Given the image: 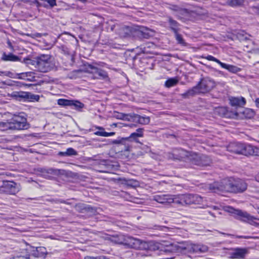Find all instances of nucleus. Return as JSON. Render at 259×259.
<instances>
[{
    "label": "nucleus",
    "instance_id": "1",
    "mask_svg": "<svg viewBox=\"0 0 259 259\" xmlns=\"http://www.w3.org/2000/svg\"><path fill=\"white\" fill-rule=\"evenodd\" d=\"M110 239L115 244H123L131 248L142 250L143 251L136 253V257L138 258L150 255V251L158 250L160 246L158 242L146 241L122 234L112 236Z\"/></svg>",
    "mask_w": 259,
    "mask_h": 259
},
{
    "label": "nucleus",
    "instance_id": "2",
    "mask_svg": "<svg viewBox=\"0 0 259 259\" xmlns=\"http://www.w3.org/2000/svg\"><path fill=\"white\" fill-rule=\"evenodd\" d=\"M247 187V185L244 180L230 177L208 184L206 186V189L209 192L218 194L226 192L237 193L243 192Z\"/></svg>",
    "mask_w": 259,
    "mask_h": 259
},
{
    "label": "nucleus",
    "instance_id": "3",
    "mask_svg": "<svg viewBox=\"0 0 259 259\" xmlns=\"http://www.w3.org/2000/svg\"><path fill=\"white\" fill-rule=\"evenodd\" d=\"M159 250L164 253L169 252H181L186 253L189 252L194 254H201L207 252L208 251V247L202 243H192L187 242L185 244H181V245L175 243H171L167 241H162L159 242Z\"/></svg>",
    "mask_w": 259,
    "mask_h": 259
},
{
    "label": "nucleus",
    "instance_id": "4",
    "mask_svg": "<svg viewBox=\"0 0 259 259\" xmlns=\"http://www.w3.org/2000/svg\"><path fill=\"white\" fill-rule=\"evenodd\" d=\"M215 87L214 81L209 77L202 78L198 83L185 93L181 94L183 98H189L200 93L209 92Z\"/></svg>",
    "mask_w": 259,
    "mask_h": 259
},
{
    "label": "nucleus",
    "instance_id": "5",
    "mask_svg": "<svg viewBox=\"0 0 259 259\" xmlns=\"http://www.w3.org/2000/svg\"><path fill=\"white\" fill-rule=\"evenodd\" d=\"M33 64L41 72H47L53 69L54 64L51 61L49 55H42L33 61Z\"/></svg>",
    "mask_w": 259,
    "mask_h": 259
},
{
    "label": "nucleus",
    "instance_id": "6",
    "mask_svg": "<svg viewBox=\"0 0 259 259\" xmlns=\"http://www.w3.org/2000/svg\"><path fill=\"white\" fill-rule=\"evenodd\" d=\"M11 123L12 130H24L29 127L27 118L24 113H19L18 114H14L10 119Z\"/></svg>",
    "mask_w": 259,
    "mask_h": 259
},
{
    "label": "nucleus",
    "instance_id": "7",
    "mask_svg": "<svg viewBox=\"0 0 259 259\" xmlns=\"http://www.w3.org/2000/svg\"><path fill=\"white\" fill-rule=\"evenodd\" d=\"M178 200L176 202L184 204H200L203 201V198L197 194H185L178 196Z\"/></svg>",
    "mask_w": 259,
    "mask_h": 259
},
{
    "label": "nucleus",
    "instance_id": "8",
    "mask_svg": "<svg viewBox=\"0 0 259 259\" xmlns=\"http://www.w3.org/2000/svg\"><path fill=\"white\" fill-rule=\"evenodd\" d=\"M231 210H229L231 213H234L236 215V219L242 222L247 223L251 225L257 227L259 223L254 221L256 219L246 211H243L239 209H234L230 208Z\"/></svg>",
    "mask_w": 259,
    "mask_h": 259
},
{
    "label": "nucleus",
    "instance_id": "9",
    "mask_svg": "<svg viewBox=\"0 0 259 259\" xmlns=\"http://www.w3.org/2000/svg\"><path fill=\"white\" fill-rule=\"evenodd\" d=\"M21 189L20 184L13 181L4 182L0 188V193H6L9 195H15Z\"/></svg>",
    "mask_w": 259,
    "mask_h": 259
},
{
    "label": "nucleus",
    "instance_id": "10",
    "mask_svg": "<svg viewBox=\"0 0 259 259\" xmlns=\"http://www.w3.org/2000/svg\"><path fill=\"white\" fill-rule=\"evenodd\" d=\"M248 146L241 143L233 142L228 145L227 149L228 151L233 153L247 155Z\"/></svg>",
    "mask_w": 259,
    "mask_h": 259
},
{
    "label": "nucleus",
    "instance_id": "11",
    "mask_svg": "<svg viewBox=\"0 0 259 259\" xmlns=\"http://www.w3.org/2000/svg\"><path fill=\"white\" fill-rule=\"evenodd\" d=\"M87 69L89 73L93 74L94 79H105L108 77V73L106 71L99 68L95 65L88 64Z\"/></svg>",
    "mask_w": 259,
    "mask_h": 259
},
{
    "label": "nucleus",
    "instance_id": "12",
    "mask_svg": "<svg viewBox=\"0 0 259 259\" xmlns=\"http://www.w3.org/2000/svg\"><path fill=\"white\" fill-rule=\"evenodd\" d=\"M30 251L32 256L34 257H46V255L47 253V251L45 247L40 246L38 247H34L32 246H28V249Z\"/></svg>",
    "mask_w": 259,
    "mask_h": 259
},
{
    "label": "nucleus",
    "instance_id": "13",
    "mask_svg": "<svg viewBox=\"0 0 259 259\" xmlns=\"http://www.w3.org/2000/svg\"><path fill=\"white\" fill-rule=\"evenodd\" d=\"M231 250L230 255L233 258H243L249 253V249L246 248L237 247Z\"/></svg>",
    "mask_w": 259,
    "mask_h": 259
},
{
    "label": "nucleus",
    "instance_id": "14",
    "mask_svg": "<svg viewBox=\"0 0 259 259\" xmlns=\"http://www.w3.org/2000/svg\"><path fill=\"white\" fill-rule=\"evenodd\" d=\"M172 195L169 194L155 195L153 196V199L156 202L162 203L167 204L175 202V199Z\"/></svg>",
    "mask_w": 259,
    "mask_h": 259
},
{
    "label": "nucleus",
    "instance_id": "15",
    "mask_svg": "<svg viewBox=\"0 0 259 259\" xmlns=\"http://www.w3.org/2000/svg\"><path fill=\"white\" fill-rule=\"evenodd\" d=\"M130 121L136 122L140 124H148L150 121V119L148 116H142L133 113H131Z\"/></svg>",
    "mask_w": 259,
    "mask_h": 259
},
{
    "label": "nucleus",
    "instance_id": "16",
    "mask_svg": "<svg viewBox=\"0 0 259 259\" xmlns=\"http://www.w3.org/2000/svg\"><path fill=\"white\" fill-rule=\"evenodd\" d=\"M131 140L129 137L127 138H120L114 140L112 141L114 144H119L124 146V150L125 151H130L131 147Z\"/></svg>",
    "mask_w": 259,
    "mask_h": 259
},
{
    "label": "nucleus",
    "instance_id": "17",
    "mask_svg": "<svg viewBox=\"0 0 259 259\" xmlns=\"http://www.w3.org/2000/svg\"><path fill=\"white\" fill-rule=\"evenodd\" d=\"M1 59L4 61L18 62L20 61L18 56L11 53L7 54L5 52L3 53Z\"/></svg>",
    "mask_w": 259,
    "mask_h": 259
},
{
    "label": "nucleus",
    "instance_id": "18",
    "mask_svg": "<svg viewBox=\"0 0 259 259\" xmlns=\"http://www.w3.org/2000/svg\"><path fill=\"white\" fill-rule=\"evenodd\" d=\"M230 103L232 106L242 107L245 104L246 100L242 97H233L230 99Z\"/></svg>",
    "mask_w": 259,
    "mask_h": 259
},
{
    "label": "nucleus",
    "instance_id": "19",
    "mask_svg": "<svg viewBox=\"0 0 259 259\" xmlns=\"http://www.w3.org/2000/svg\"><path fill=\"white\" fill-rule=\"evenodd\" d=\"M139 33L141 37L148 39L153 36L154 31L147 28H142L139 31Z\"/></svg>",
    "mask_w": 259,
    "mask_h": 259
},
{
    "label": "nucleus",
    "instance_id": "20",
    "mask_svg": "<svg viewBox=\"0 0 259 259\" xmlns=\"http://www.w3.org/2000/svg\"><path fill=\"white\" fill-rule=\"evenodd\" d=\"M168 23L170 29L174 32L176 33L180 30V24L171 18H168Z\"/></svg>",
    "mask_w": 259,
    "mask_h": 259
},
{
    "label": "nucleus",
    "instance_id": "21",
    "mask_svg": "<svg viewBox=\"0 0 259 259\" xmlns=\"http://www.w3.org/2000/svg\"><path fill=\"white\" fill-rule=\"evenodd\" d=\"M34 73L31 72H27L18 74V78L25 79V77H28L26 80L28 81H33L34 80L35 76L33 75Z\"/></svg>",
    "mask_w": 259,
    "mask_h": 259
},
{
    "label": "nucleus",
    "instance_id": "22",
    "mask_svg": "<svg viewBox=\"0 0 259 259\" xmlns=\"http://www.w3.org/2000/svg\"><path fill=\"white\" fill-rule=\"evenodd\" d=\"M247 155H252L254 156H259V148L252 146L251 145H248L247 146Z\"/></svg>",
    "mask_w": 259,
    "mask_h": 259
},
{
    "label": "nucleus",
    "instance_id": "23",
    "mask_svg": "<svg viewBox=\"0 0 259 259\" xmlns=\"http://www.w3.org/2000/svg\"><path fill=\"white\" fill-rule=\"evenodd\" d=\"M221 66L222 68H225V69L228 70V71H229L231 72H233V73H236L238 71H239L240 70L239 68H238L237 67H236L235 66L227 64L224 63L223 62L222 63V64H221Z\"/></svg>",
    "mask_w": 259,
    "mask_h": 259
},
{
    "label": "nucleus",
    "instance_id": "24",
    "mask_svg": "<svg viewBox=\"0 0 259 259\" xmlns=\"http://www.w3.org/2000/svg\"><path fill=\"white\" fill-rule=\"evenodd\" d=\"M114 116L119 119H122L130 121L131 118V113L124 114L122 113H119L117 112H115Z\"/></svg>",
    "mask_w": 259,
    "mask_h": 259
},
{
    "label": "nucleus",
    "instance_id": "25",
    "mask_svg": "<svg viewBox=\"0 0 259 259\" xmlns=\"http://www.w3.org/2000/svg\"><path fill=\"white\" fill-rule=\"evenodd\" d=\"M59 155L62 156L77 155V152L72 148H68L65 152H60Z\"/></svg>",
    "mask_w": 259,
    "mask_h": 259
},
{
    "label": "nucleus",
    "instance_id": "26",
    "mask_svg": "<svg viewBox=\"0 0 259 259\" xmlns=\"http://www.w3.org/2000/svg\"><path fill=\"white\" fill-rule=\"evenodd\" d=\"M11 123L10 119L6 122H0V130L2 131H7L8 130H12Z\"/></svg>",
    "mask_w": 259,
    "mask_h": 259
},
{
    "label": "nucleus",
    "instance_id": "27",
    "mask_svg": "<svg viewBox=\"0 0 259 259\" xmlns=\"http://www.w3.org/2000/svg\"><path fill=\"white\" fill-rule=\"evenodd\" d=\"M28 246H27L26 249H22L20 254L17 256V257H22L24 258L25 259H29L30 257L31 256V254L30 251L28 250Z\"/></svg>",
    "mask_w": 259,
    "mask_h": 259
},
{
    "label": "nucleus",
    "instance_id": "28",
    "mask_svg": "<svg viewBox=\"0 0 259 259\" xmlns=\"http://www.w3.org/2000/svg\"><path fill=\"white\" fill-rule=\"evenodd\" d=\"M144 128H139L137 129L136 132L133 133L131 134L130 138V139H135L137 137H143L144 134Z\"/></svg>",
    "mask_w": 259,
    "mask_h": 259
},
{
    "label": "nucleus",
    "instance_id": "29",
    "mask_svg": "<svg viewBox=\"0 0 259 259\" xmlns=\"http://www.w3.org/2000/svg\"><path fill=\"white\" fill-rule=\"evenodd\" d=\"M212 161L211 159L207 156L202 155L201 158V166L209 165Z\"/></svg>",
    "mask_w": 259,
    "mask_h": 259
},
{
    "label": "nucleus",
    "instance_id": "30",
    "mask_svg": "<svg viewBox=\"0 0 259 259\" xmlns=\"http://www.w3.org/2000/svg\"><path fill=\"white\" fill-rule=\"evenodd\" d=\"M178 82L176 78H170L165 82V86L167 88H171L176 85Z\"/></svg>",
    "mask_w": 259,
    "mask_h": 259
},
{
    "label": "nucleus",
    "instance_id": "31",
    "mask_svg": "<svg viewBox=\"0 0 259 259\" xmlns=\"http://www.w3.org/2000/svg\"><path fill=\"white\" fill-rule=\"evenodd\" d=\"M71 104L70 106L74 107L76 110H80L84 107V104L77 100H71Z\"/></svg>",
    "mask_w": 259,
    "mask_h": 259
},
{
    "label": "nucleus",
    "instance_id": "32",
    "mask_svg": "<svg viewBox=\"0 0 259 259\" xmlns=\"http://www.w3.org/2000/svg\"><path fill=\"white\" fill-rule=\"evenodd\" d=\"M58 104L62 106H70L71 100L65 99H60L58 100Z\"/></svg>",
    "mask_w": 259,
    "mask_h": 259
},
{
    "label": "nucleus",
    "instance_id": "33",
    "mask_svg": "<svg viewBox=\"0 0 259 259\" xmlns=\"http://www.w3.org/2000/svg\"><path fill=\"white\" fill-rule=\"evenodd\" d=\"M201 155H195L192 158V160H191L192 163L194 165L201 166Z\"/></svg>",
    "mask_w": 259,
    "mask_h": 259
},
{
    "label": "nucleus",
    "instance_id": "34",
    "mask_svg": "<svg viewBox=\"0 0 259 259\" xmlns=\"http://www.w3.org/2000/svg\"><path fill=\"white\" fill-rule=\"evenodd\" d=\"M244 2V0H229L228 4L231 6H237L241 5Z\"/></svg>",
    "mask_w": 259,
    "mask_h": 259
},
{
    "label": "nucleus",
    "instance_id": "35",
    "mask_svg": "<svg viewBox=\"0 0 259 259\" xmlns=\"http://www.w3.org/2000/svg\"><path fill=\"white\" fill-rule=\"evenodd\" d=\"M27 99H29L31 101H38L39 99V95L32 94L28 92V97H27Z\"/></svg>",
    "mask_w": 259,
    "mask_h": 259
},
{
    "label": "nucleus",
    "instance_id": "36",
    "mask_svg": "<svg viewBox=\"0 0 259 259\" xmlns=\"http://www.w3.org/2000/svg\"><path fill=\"white\" fill-rule=\"evenodd\" d=\"M96 128L98 129L99 131L95 132L94 134L98 136L104 137V136L102 135L101 134L105 133L104 128L101 126H96Z\"/></svg>",
    "mask_w": 259,
    "mask_h": 259
},
{
    "label": "nucleus",
    "instance_id": "37",
    "mask_svg": "<svg viewBox=\"0 0 259 259\" xmlns=\"http://www.w3.org/2000/svg\"><path fill=\"white\" fill-rule=\"evenodd\" d=\"M176 39L180 44H184V40L182 36V35L180 34H179L178 32H177L176 33H175Z\"/></svg>",
    "mask_w": 259,
    "mask_h": 259
},
{
    "label": "nucleus",
    "instance_id": "38",
    "mask_svg": "<svg viewBox=\"0 0 259 259\" xmlns=\"http://www.w3.org/2000/svg\"><path fill=\"white\" fill-rule=\"evenodd\" d=\"M16 97L23 98V99H27V97H28V92H20L16 93V95H15Z\"/></svg>",
    "mask_w": 259,
    "mask_h": 259
},
{
    "label": "nucleus",
    "instance_id": "39",
    "mask_svg": "<svg viewBox=\"0 0 259 259\" xmlns=\"http://www.w3.org/2000/svg\"><path fill=\"white\" fill-rule=\"evenodd\" d=\"M206 59L209 61H212L217 62L219 64L221 65V64H222V62H221L219 59H217L216 58L212 56L211 55H208Z\"/></svg>",
    "mask_w": 259,
    "mask_h": 259
},
{
    "label": "nucleus",
    "instance_id": "40",
    "mask_svg": "<svg viewBox=\"0 0 259 259\" xmlns=\"http://www.w3.org/2000/svg\"><path fill=\"white\" fill-rule=\"evenodd\" d=\"M46 35L45 34H44L40 33H32V34H27L28 36H29L33 38H40L42 35Z\"/></svg>",
    "mask_w": 259,
    "mask_h": 259
},
{
    "label": "nucleus",
    "instance_id": "41",
    "mask_svg": "<svg viewBox=\"0 0 259 259\" xmlns=\"http://www.w3.org/2000/svg\"><path fill=\"white\" fill-rule=\"evenodd\" d=\"M128 185L136 187L139 185V183L137 181H130Z\"/></svg>",
    "mask_w": 259,
    "mask_h": 259
},
{
    "label": "nucleus",
    "instance_id": "42",
    "mask_svg": "<svg viewBox=\"0 0 259 259\" xmlns=\"http://www.w3.org/2000/svg\"><path fill=\"white\" fill-rule=\"evenodd\" d=\"M47 2L49 4L51 8L57 5L56 0H47Z\"/></svg>",
    "mask_w": 259,
    "mask_h": 259
},
{
    "label": "nucleus",
    "instance_id": "43",
    "mask_svg": "<svg viewBox=\"0 0 259 259\" xmlns=\"http://www.w3.org/2000/svg\"><path fill=\"white\" fill-rule=\"evenodd\" d=\"M101 135H103L104 137H110V136H112L114 135L115 133L114 132L108 133V132H105V133L102 134Z\"/></svg>",
    "mask_w": 259,
    "mask_h": 259
},
{
    "label": "nucleus",
    "instance_id": "44",
    "mask_svg": "<svg viewBox=\"0 0 259 259\" xmlns=\"http://www.w3.org/2000/svg\"><path fill=\"white\" fill-rule=\"evenodd\" d=\"M12 73L9 72V71H0V76H2V75H6V76H10V74H11Z\"/></svg>",
    "mask_w": 259,
    "mask_h": 259
},
{
    "label": "nucleus",
    "instance_id": "45",
    "mask_svg": "<svg viewBox=\"0 0 259 259\" xmlns=\"http://www.w3.org/2000/svg\"><path fill=\"white\" fill-rule=\"evenodd\" d=\"M46 172L50 174H55L56 173V170L53 168H50L46 170Z\"/></svg>",
    "mask_w": 259,
    "mask_h": 259
},
{
    "label": "nucleus",
    "instance_id": "46",
    "mask_svg": "<svg viewBox=\"0 0 259 259\" xmlns=\"http://www.w3.org/2000/svg\"><path fill=\"white\" fill-rule=\"evenodd\" d=\"M246 111H247L248 112V113L249 114V115L248 117V118H251V117L253 116L254 112H253L252 110H247Z\"/></svg>",
    "mask_w": 259,
    "mask_h": 259
},
{
    "label": "nucleus",
    "instance_id": "47",
    "mask_svg": "<svg viewBox=\"0 0 259 259\" xmlns=\"http://www.w3.org/2000/svg\"><path fill=\"white\" fill-rule=\"evenodd\" d=\"M94 65H95L98 67V66H100L101 67H104L105 65V63L103 62H99V63H95L93 64Z\"/></svg>",
    "mask_w": 259,
    "mask_h": 259
},
{
    "label": "nucleus",
    "instance_id": "48",
    "mask_svg": "<svg viewBox=\"0 0 259 259\" xmlns=\"http://www.w3.org/2000/svg\"><path fill=\"white\" fill-rule=\"evenodd\" d=\"M219 233L221 234H223V235H225L226 236H234L232 234H228V233H223V232H219Z\"/></svg>",
    "mask_w": 259,
    "mask_h": 259
},
{
    "label": "nucleus",
    "instance_id": "49",
    "mask_svg": "<svg viewBox=\"0 0 259 259\" xmlns=\"http://www.w3.org/2000/svg\"><path fill=\"white\" fill-rule=\"evenodd\" d=\"M58 201L60 203H66V204H69L70 203L69 202H66L65 200H63V199H59L58 200Z\"/></svg>",
    "mask_w": 259,
    "mask_h": 259
},
{
    "label": "nucleus",
    "instance_id": "50",
    "mask_svg": "<svg viewBox=\"0 0 259 259\" xmlns=\"http://www.w3.org/2000/svg\"><path fill=\"white\" fill-rule=\"evenodd\" d=\"M255 105L257 108H259V98H257L255 101Z\"/></svg>",
    "mask_w": 259,
    "mask_h": 259
},
{
    "label": "nucleus",
    "instance_id": "51",
    "mask_svg": "<svg viewBox=\"0 0 259 259\" xmlns=\"http://www.w3.org/2000/svg\"><path fill=\"white\" fill-rule=\"evenodd\" d=\"M153 45H154L152 43H148L146 44V46L148 48H150V47L153 46Z\"/></svg>",
    "mask_w": 259,
    "mask_h": 259
},
{
    "label": "nucleus",
    "instance_id": "52",
    "mask_svg": "<svg viewBox=\"0 0 259 259\" xmlns=\"http://www.w3.org/2000/svg\"><path fill=\"white\" fill-rule=\"evenodd\" d=\"M255 180L259 182V173L256 176Z\"/></svg>",
    "mask_w": 259,
    "mask_h": 259
},
{
    "label": "nucleus",
    "instance_id": "53",
    "mask_svg": "<svg viewBox=\"0 0 259 259\" xmlns=\"http://www.w3.org/2000/svg\"><path fill=\"white\" fill-rule=\"evenodd\" d=\"M159 228V230H163V228H166V227H164V226H159L158 227Z\"/></svg>",
    "mask_w": 259,
    "mask_h": 259
},
{
    "label": "nucleus",
    "instance_id": "54",
    "mask_svg": "<svg viewBox=\"0 0 259 259\" xmlns=\"http://www.w3.org/2000/svg\"><path fill=\"white\" fill-rule=\"evenodd\" d=\"M81 207V205H79V204H78V205H76V209H77L78 208H79V207Z\"/></svg>",
    "mask_w": 259,
    "mask_h": 259
},
{
    "label": "nucleus",
    "instance_id": "55",
    "mask_svg": "<svg viewBox=\"0 0 259 259\" xmlns=\"http://www.w3.org/2000/svg\"><path fill=\"white\" fill-rule=\"evenodd\" d=\"M8 44H9V45L10 47H12V46H11V42H10V41H9Z\"/></svg>",
    "mask_w": 259,
    "mask_h": 259
},
{
    "label": "nucleus",
    "instance_id": "56",
    "mask_svg": "<svg viewBox=\"0 0 259 259\" xmlns=\"http://www.w3.org/2000/svg\"><path fill=\"white\" fill-rule=\"evenodd\" d=\"M90 259H97L96 257H90Z\"/></svg>",
    "mask_w": 259,
    "mask_h": 259
},
{
    "label": "nucleus",
    "instance_id": "57",
    "mask_svg": "<svg viewBox=\"0 0 259 259\" xmlns=\"http://www.w3.org/2000/svg\"><path fill=\"white\" fill-rule=\"evenodd\" d=\"M255 197L259 199V193H258V195L255 196Z\"/></svg>",
    "mask_w": 259,
    "mask_h": 259
},
{
    "label": "nucleus",
    "instance_id": "58",
    "mask_svg": "<svg viewBox=\"0 0 259 259\" xmlns=\"http://www.w3.org/2000/svg\"><path fill=\"white\" fill-rule=\"evenodd\" d=\"M238 238H247V237H243L242 236H239L238 237Z\"/></svg>",
    "mask_w": 259,
    "mask_h": 259
},
{
    "label": "nucleus",
    "instance_id": "59",
    "mask_svg": "<svg viewBox=\"0 0 259 259\" xmlns=\"http://www.w3.org/2000/svg\"><path fill=\"white\" fill-rule=\"evenodd\" d=\"M166 259H174L173 257H170V258H166Z\"/></svg>",
    "mask_w": 259,
    "mask_h": 259
},
{
    "label": "nucleus",
    "instance_id": "60",
    "mask_svg": "<svg viewBox=\"0 0 259 259\" xmlns=\"http://www.w3.org/2000/svg\"><path fill=\"white\" fill-rule=\"evenodd\" d=\"M103 259H107V258H106L105 257H104Z\"/></svg>",
    "mask_w": 259,
    "mask_h": 259
}]
</instances>
